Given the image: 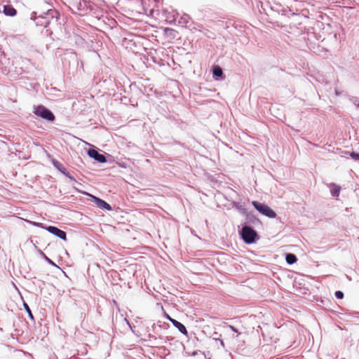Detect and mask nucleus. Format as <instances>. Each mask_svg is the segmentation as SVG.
Returning a JSON list of instances; mask_svg holds the SVG:
<instances>
[{
  "instance_id": "1",
  "label": "nucleus",
  "mask_w": 359,
  "mask_h": 359,
  "mask_svg": "<svg viewBox=\"0 0 359 359\" xmlns=\"http://www.w3.org/2000/svg\"><path fill=\"white\" fill-rule=\"evenodd\" d=\"M252 204L261 214L269 218H275L276 217V213L268 205L255 201L252 202Z\"/></svg>"
},
{
  "instance_id": "2",
  "label": "nucleus",
  "mask_w": 359,
  "mask_h": 359,
  "mask_svg": "<svg viewBox=\"0 0 359 359\" xmlns=\"http://www.w3.org/2000/svg\"><path fill=\"white\" fill-rule=\"evenodd\" d=\"M33 112L36 116L48 121H52L55 119V116L53 114L43 105H38L37 107H34Z\"/></svg>"
},
{
  "instance_id": "3",
  "label": "nucleus",
  "mask_w": 359,
  "mask_h": 359,
  "mask_svg": "<svg viewBox=\"0 0 359 359\" xmlns=\"http://www.w3.org/2000/svg\"><path fill=\"white\" fill-rule=\"evenodd\" d=\"M242 238L246 243H252L257 236V232L251 227L245 226L242 229Z\"/></svg>"
},
{
  "instance_id": "4",
  "label": "nucleus",
  "mask_w": 359,
  "mask_h": 359,
  "mask_svg": "<svg viewBox=\"0 0 359 359\" xmlns=\"http://www.w3.org/2000/svg\"><path fill=\"white\" fill-rule=\"evenodd\" d=\"M46 230L64 241L67 240L66 233L55 226H49L46 228Z\"/></svg>"
},
{
  "instance_id": "5",
  "label": "nucleus",
  "mask_w": 359,
  "mask_h": 359,
  "mask_svg": "<svg viewBox=\"0 0 359 359\" xmlns=\"http://www.w3.org/2000/svg\"><path fill=\"white\" fill-rule=\"evenodd\" d=\"M93 199V201L95 202V203L96 204V205L101 208V209H104V210H111V205L107 203V202H105L104 201L96 197V196H92V195H90Z\"/></svg>"
},
{
  "instance_id": "6",
  "label": "nucleus",
  "mask_w": 359,
  "mask_h": 359,
  "mask_svg": "<svg viewBox=\"0 0 359 359\" xmlns=\"http://www.w3.org/2000/svg\"><path fill=\"white\" fill-rule=\"evenodd\" d=\"M88 154L90 157L93 158L95 160L97 161L100 163H104L107 161L104 155L98 153L95 149H89Z\"/></svg>"
},
{
  "instance_id": "7",
  "label": "nucleus",
  "mask_w": 359,
  "mask_h": 359,
  "mask_svg": "<svg viewBox=\"0 0 359 359\" xmlns=\"http://www.w3.org/2000/svg\"><path fill=\"white\" fill-rule=\"evenodd\" d=\"M167 318L172 323V325L177 327L180 332L184 334H187V330L185 326L177 320L171 318L168 315H167Z\"/></svg>"
},
{
  "instance_id": "8",
  "label": "nucleus",
  "mask_w": 359,
  "mask_h": 359,
  "mask_svg": "<svg viewBox=\"0 0 359 359\" xmlns=\"http://www.w3.org/2000/svg\"><path fill=\"white\" fill-rule=\"evenodd\" d=\"M3 13L7 16L13 17L17 14V11L11 5H5L4 6Z\"/></svg>"
},
{
  "instance_id": "9",
  "label": "nucleus",
  "mask_w": 359,
  "mask_h": 359,
  "mask_svg": "<svg viewBox=\"0 0 359 359\" xmlns=\"http://www.w3.org/2000/svg\"><path fill=\"white\" fill-rule=\"evenodd\" d=\"M297 257L293 254L289 253L286 255V262L289 264H292L295 263L297 262Z\"/></svg>"
},
{
  "instance_id": "10",
  "label": "nucleus",
  "mask_w": 359,
  "mask_h": 359,
  "mask_svg": "<svg viewBox=\"0 0 359 359\" xmlns=\"http://www.w3.org/2000/svg\"><path fill=\"white\" fill-rule=\"evenodd\" d=\"M331 192L333 196L338 197L340 192V187L337 185L332 184Z\"/></svg>"
},
{
  "instance_id": "11",
  "label": "nucleus",
  "mask_w": 359,
  "mask_h": 359,
  "mask_svg": "<svg viewBox=\"0 0 359 359\" xmlns=\"http://www.w3.org/2000/svg\"><path fill=\"white\" fill-rule=\"evenodd\" d=\"M213 72L214 76H215V77L222 76V75L223 74L222 69L219 66L215 67L213 68V72Z\"/></svg>"
},
{
  "instance_id": "12",
  "label": "nucleus",
  "mask_w": 359,
  "mask_h": 359,
  "mask_svg": "<svg viewBox=\"0 0 359 359\" xmlns=\"http://www.w3.org/2000/svg\"><path fill=\"white\" fill-rule=\"evenodd\" d=\"M164 33L165 34H166L167 36H170L172 38H175V33H176V31L171 29V28H165L164 29Z\"/></svg>"
},
{
  "instance_id": "13",
  "label": "nucleus",
  "mask_w": 359,
  "mask_h": 359,
  "mask_svg": "<svg viewBox=\"0 0 359 359\" xmlns=\"http://www.w3.org/2000/svg\"><path fill=\"white\" fill-rule=\"evenodd\" d=\"M47 15H50L52 18L54 17L55 15L57 14V11L55 9H52L50 8H47V12L46 13Z\"/></svg>"
},
{
  "instance_id": "14",
  "label": "nucleus",
  "mask_w": 359,
  "mask_h": 359,
  "mask_svg": "<svg viewBox=\"0 0 359 359\" xmlns=\"http://www.w3.org/2000/svg\"><path fill=\"white\" fill-rule=\"evenodd\" d=\"M24 307H25V309L26 311L27 312V313H28L29 316L32 319H33V318H34V317H33V315H32V311H31V310H30V309H29V306H28L26 303H24Z\"/></svg>"
},
{
  "instance_id": "15",
  "label": "nucleus",
  "mask_w": 359,
  "mask_h": 359,
  "mask_svg": "<svg viewBox=\"0 0 359 359\" xmlns=\"http://www.w3.org/2000/svg\"><path fill=\"white\" fill-rule=\"evenodd\" d=\"M335 297L337 299H343L344 298V293L341 291H336L335 292Z\"/></svg>"
},
{
  "instance_id": "16",
  "label": "nucleus",
  "mask_w": 359,
  "mask_h": 359,
  "mask_svg": "<svg viewBox=\"0 0 359 359\" xmlns=\"http://www.w3.org/2000/svg\"><path fill=\"white\" fill-rule=\"evenodd\" d=\"M351 156L353 159L354 160H357V161H359V154L358 153H355V152H352L351 154Z\"/></svg>"
},
{
  "instance_id": "17",
  "label": "nucleus",
  "mask_w": 359,
  "mask_h": 359,
  "mask_svg": "<svg viewBox=\"0 0 359 359\" xmlns=\"http://www.w3.org/2000/svg\"><path fill=\"white\" fill-rule=\"evenodd\" d=\"M62 172L69 178L70 179L72 182H76V180L74 177H72V175H70V174L69 172H65V171H62Z\"/></svg>"
},
{
  "instance_id": "18",
  "label": "nucleus",
  "mask_w": 359,
  "mask_h": 359,
  "mask_svg": "<svg viewBox=\"0 0 359 359\" xmlns=\"http://www.w3.org/2000/svg\"><path fill=\"white\" fill-rule=\"evenodd\" d=\"M230 328L232 331H233L235 332H238V330L236 328H235L233 326L230 325Z\"/></svg>"
}]
</instances>
